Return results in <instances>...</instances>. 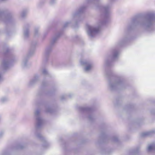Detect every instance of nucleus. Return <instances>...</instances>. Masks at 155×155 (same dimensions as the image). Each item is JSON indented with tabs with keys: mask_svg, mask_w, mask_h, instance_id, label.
<instances>
[{
	"mask_svg": "<svg viewBox=\"0 0 155 155\" xmlns=\"http://www.w3.org/2000/svg\"><path fill=\"white\" fill-rule=\"evenodd\" d=\"M111 7V4H109L100 7L101 13L97 26L87 25V33L90 37H93L97 34L99 31V28L105 24L107 21L109 17L110 10Z\"/></svg>",
	"mask_w": 155,
	"mask_h": 155,
	"instance_id": "1",
	"label": "nucleus"
},
{
	"mask_svg": "<svg viewBox=\"0 0 155 155\" xmlns=\"http://www.w3.org/2000/svg\"><path fill=\"white\" fill-rule=\"evenodd\" d=\"M146 20L143 21H139L137 18L133 19L130 25L127 28L128 31H130L135 26L139 25L144 29L150 31L152 29V27L155 21V15L152 12H148L146 15Z\"/></svg>",
	"mask_w": 155,
	"mask_h": 155,
	"instance_id": "2",
	"label": "nucleus"
},
{
	"mask_svg": "<svg viewBox=\"0 0 155 155\" xmlns=\"http://www.w3.org/2000/svg\"><path fill=\"white\" fill-rule=\"evenodd\" d=\"M60 35H59L54 37L51 41L50 45L46 48L44 55L46 60H47L48 57L52 51L53 46L56 43Z\"/></svg>",
	"mask_w": 155,
	"mask_h": 155,
	"instance_id": "3",
	"label": "nucleus"
},
{
	"mask_svg": "<svg viewBox=\"0 0 155 155\" xmlns=\"http://www.w3.org/2000/svg\"><path fill=\"white\" fill-rule=\"evenodd\" d=\"M34 117L36 119V127L37 129H39L42 126L43 120L40 116V112L39 110H37L35 111Z\"/></svg>",
	"mask_w": 155,
	"mask_h": 155,
	"instance_id": "4",
	"label": "nucleus"
},
{
	"mask_svg": "<svg viewBox=\"0 0 155 155\" xmlns=\"http://www.w3.org/2000/svg\"><path fill=\"white\" fill-rule=\"evenodd\" d=\"M123 82L120 80L119 79L114 83L109 82V85L111 90L116 89L117 87H120L122 86Z\"/></svg>",
	"mask_w": 155,
	"mask_h": 155,
	"instance_id": "5",
	"label": "nucleus"
},
{
	"mask_svg": "<svg viewBox=\"0 0 155 155\" xmlns=\"http://www.w3.org/2000/svg\"><path fill=\"white\" fill-rule=\"evenodd\" d=\"M80 62L81 64L85 66V67L84 68V70L85 71H89L92 69L93 67V65L91 62L87 61H81Z\"/></svg>",
	"mask_w": 155,
	"mask_h": 155,
	"instance_id": "6",
	"label": "nucleus"
},
{
	"mask_svg": "<svg viewBox=\"0 0 155 155\" xmlns=\"http://www.w3.org/2000/svg\"><path fill=\"white\" fill-rule=\"evenodd\" d=\"M85 7H82L80 8L78 10L74 12L72 14V18L73 20L75 21L80 16V14L83 13L84 11Z\"/></svg>",
	"mask_w": 155,
	"mask_h": 155,
	"instance_id": "7",
	"label": "nucleus"
},
{
	"mask_svg": "<svg viewBox=\"0 0 155 155\" xmlns=\"http://www.w3.org/2000/svg\"><path fill=\"white\" fill-rule=\"evenodd\" d=\"M8 60L7 58H5L2 62L1 67L3 69H6L9 67V63Z\"/></svg>",
	"mask_w": 155,
	"mask_h": 155,
	"instance_id": "8",
	"label": "nucleus"
},
{
	"mask_svg": "<svg viewBox=\"0 0 155 155\" xmlns=\"http://www.w3.org/2000/svg\"><path fill=\"white\" fill-rule=\"evenodd\" d=\"M28 25H26L24 28V37L25 38H28L29 36V32Z\"/></svg>",
	"mask_w": 155,
	"mask_h": 155,
	"instance_id": "9",
	"label": "nucleus"
},
{
	"mask_svg": "<svg viewBox=\"0 0 155 155\" xmlns=\"http://www.w3.org/2000/svg\"><path fill=\"white\" fill-rule=\"evenodd\" d=\"M119 52L118 51L114 50L113 51L112 53V55L111 59L112 61L115 60L117 58L119 55Z\"/></svg>",
	"mask_w": 155,
	"mask_h": 155,
	"instance_id": "10",
	"label": "nucleus"
},
{
	"mask_svg": "<svg viewBox=\"0 0 155 155\" xmlns=\"http://www.w3.org/2000/svg\"><path fill=\"white\" fill-rule=\"evenodd\" d=\"M39 80V76L38 75H35L29 82V85L31 86L36 83Z\"/></svg>",
	"mask_w": 155,
	"mask_h": 155,
	"instance_id": "11",
	"label": "nucleus"
},
{
	"mask_svg": "<svg viewBox=\"0 0 155 155\" xmlns=\"http://www.w3.org/2000/svg\"><path fill=\"white\" fill-rule=\"evenodd\" d=\"M37 44V42H32L31 45V49L30 51L29 55H31L34 52V48Z\"/></svg>",
	"mask_w": 155,
	"mask_h": 155,
	"instance_id": "12",
	"label": "nucleus"
},
{
	"mask_svg": "<svg viewBox=\"0 0 155 155\" xmlns=\"http://www.w3.org/2000/svg\"><path fill=\"white\" fill-rule=\"evenodd\" d=\"M154 131H151L143 133L141 134V136L143 137H145L152 135L155 133Z\"/></svg>",
	"mask_w": 155,
	"mask_h": 155,
	"instance_id": "13",
	"label": "nucleus"
},
{
	"mask_svg": "<svg viewBox=\"0 0 155 155\" xmlns=\"http://www.w3.org/2000/svg\"><path fill=\"white\" fill-rule=\"evenodd\" d=\"M8 14L6 11H0V19H2L4 17H7Z\"/></svg>",
	"mask_w": 155,
	"mask_h": 155,
	"instance_id": "14",
	"label": "nucleus"
},
{
	"mask_svg": "<svg viewBox=\"0 0 155 155\" xmlns=\"http://www.w3.org/2000/svg\"><path fill=\"white\" fill-rule=\"evenodd\" d=\"M147 150L148 152H152L155 150V144H153L149 145L148 147Z\"/></svg>",
	"mask_w": 155,
	"mask_h": 155,
	"instance_id": "15",
	"label": "nucleus"
},
{
	"mask_svg": "<svg viewBox=\"0 0 155 155\" xmlns=\"http://www.w3.org/2000/svg\"><path fill=\"white\" fill-rule=\"evenodd\" d=\"M28 59L27 58H25L23 59L22 65L24 68H27L28 67V64L27 63Z\"/></svg>",
	"mask_w": 155,
	"mask_h": 155,
	"instance_id": "16",
	"label": "nucleus"
},
{
	"mask_svg": "<svg viewBox=\"0 0 155 155\" xmlns=\"http://www.w3.org/2000/svg\"><path fill=\"white\" fill-rule=\"evenodd\" d=\"M34 35L35 37H38L40 35V33L39 31V29L38 28H36L34 30Z\"/></svg>",
	"mask_w": 155,
	"mask_h": 155,
	"instance_id": "17",
	"label": "nucleus"
},
{
	"mask_svg": "<svg viewBox=\"0 0 155 155\" xmlns=\"http://www.w3.org/2000/svg\"><path fill=\"white\" fill-rule=\"evenodd\" d=\"M79 109L80 110L82 111H84L85 110H90V108L88 107H79Z\"/></svg>",
	"mask_w": 155,
	"mask_h": 155,
	"instance_id": "18",
	"label": "nucleus"
},
{
	"mask_svg": "<svg viewBox=\"0 0 155 155\" xmlns=\"http://www.w3.org/2000/svg\"><path fill=\"white\" fill-rule=\"evenodd\" d=\"M41 71L42 73L45 75H46L48 74V71L45 68L41 70Z\"/></svg>",
	"mask_w": 155,
	"mask_h": 155,
	"instance_id": "19",
	"label": "nucleus"
},
{
	"mask_svg": "<svg viewBox=\"0 0 155 155\" xmlns=\"http://www.w3.org/2000/svg\"><path fill=\"white\" fill-rule=\"evenodd\" d=\"M46 111L47 112L51 113L52 112V109L49 107H46Z\"/></svg>",
	"mask_w": 155,
	"mask_h": 155,
	"instance_id": "20",
	"label": "nucleus"
},
{
	"mask_svg": "<svg viewBox=\"0 0 155 155\" xmlns=\"http://www.w3.org/2000/svg\"><path fill=\"white\" fill-rule=\"evenodd\" d=\"M70 23V22H65L63 25V28H65L68 27V26L69 25Z\"/></svg>",
	"mask_w": 155,
	"mask_h": 155,
	"instance_id": "21",
	"label": "nucleus"
},
{
	"mask_svg": "<svg viewBox=\"0 0 155 155\" xmlns=\"http://www.w3.org/2000/svg\"><path fill=\"white\" fill-rule=\"evenodd\" d=\"M26 13L27 12H26L24 11H23L21 15V16L22 17H25L26 15Z\"/></svg>",
	"mask_w": 155,
	"mask_h": 155,
	"instance_id": "22",
	"label": "nucleus"
},
{
	"mask_svg": "<svg viewBox=\"0 0 155 155\" xmlns=\"http://www.w3.org/2000/svg\"><path fill=\"white\" fill-rule=\"evenodd\" d=\"M36 137L38 138H41V139H43V137H42V136L39 133H38V134H36Z\"/></svg>",
	"mask_w": 155,
	"mask_h": 155,
	"instance_id": "23",
	"label": "nucleus"
},
{
	"mask_svg": "<svg viewBox=\"0 0 155 155\" xmlns=\"http://www.w3.org/2000/svg\"><path fill=\"white\" fill-rule=\"evenodd\" d=\"M49 145L47 143V142L45 141L44 143L43 144V146L45 147H46Z\"/></svg>",
	"mask_w": 155,
	"mask_h": 155,
	"instance_id": "24",
	"label": "nucleus"
},
{
	"mask_svg": "<svg viewBox=\"0 0 155 155\" xmlns=\"http://www.w3.org/2000/svg\"><path fill=\"white\" fill-rule=\"evenodd\" d=\"M8 100V99L6 97H3L1 99V101L2 102H4Z\"/></svg>",
	"mask_w": 155,
	"mask_h": 155,
	"instance_id": "25",
	"label": "nucleus"
},
{
	"mask_svg": "<svg viewBox=\"0 0 155 155\" xmlns=\"http://www.w3.org/2000/svg\"><path fill=\"white\" fill-rule=\"evenodd\" d=\"M113 140L114 142H117L118 140V138L117 137H114L113 138Z\"/></svg>",
	"mask_w": 155,
	"mask_h": 155,
	"instance_id": "26",
	"label": "nucleus"
},
{
	"mask_svg": "<svg viewBox=\"0 0 155 155\" xmlns=\"http://www.w3.org/2000/svg\"><path fill=\"white\" fill-rule=\"evenodd\" d=\"M55 0H50V3L52 5V4H54V3H55Z\"/></svg>",
	"mask_w": 155,
	"mask_h": 155,
	"instance_id": "27",
	"label": "nucleus"
},
{
	"mask_svg": "<svg viewBox=\"0 0 155 155\" xmlns=\"http://www.w3.org/2000/svg\"><path fill=\"white\" fill-rule=\"evenodd\" d=\"M88 118H89V120H92L93 118V116H92L91 115H90L89 116Z\"/></svg>",
	"mask_w": 155,
	"mask_h": 155,
	"instance_id": "28",
	"label": "nucleus"
},
{
	"mask_svg": "<svg viewBox=\"0 0 155 155\" xmlns=\"http://www.w3.org/2000/svg\"><path fill=\"white\" fill-rule=\"evenodd\" d=\"M106 64L107 66L109 65V61H108L107 60V61H106Z\"/></svg>",
	"mask_w": 155,
	"mask_h": 155,
	"instance_id": "29",
	"label": "nucleus"
},
{
	"mask_svg": "<svg viewBox=\"0 0 155 155\" xmlns=\"http://www.w3.org/2000/svg\"><path fill=\"white\" fill-rule=\"evenodd\" d=\"M64 97H65L63 95V96H61V100H63V99H64Z\"/></svg>",
	"mask_w": 155,
	"mask_h": 155,
	"instance_id": "30",
	"label": "nucleus"
},
{
	"mask_svg": "<svg viewBox=\"0 0 155 155\" xmlns=\"http://www.w3.org/2000/svg\"><path fill=\"white\" fill-rule=\"evenodd\" d=\"M3 133L2 132H1L0 133V137H1L3 134Z\"/></svg>",
	"mask_w": 155,
	"mask_h": 155,
	"instance_id": "31",
	"label": "nucleus"
},
{
	"mask_svg": "<svg viewBox=\"0 0 155 155\" xmlns=\"http://www.w3.org/2000/svg\"><path fill=\"white\" fill-rule=\"evenodd\" d=\"M2 80V77L1 75L0 74V81Z\"/></svg>",
	"mask_w": 155,
	"mask_h": 155,
	"instance_id": "32",
	"label": "nucleus"
},
{
	"mask_svg": "<svg viewBox=\"0 0 155 155\" xmlns=\"http://www.w3.org/2000/svg\"><path fill=\"white\" fill-rule=\"evenodd\" d=\"M42 84L43 85H45L44 84V83H43Z\"/></svg>",
	"mask_w": 155,
	"mask_h": 155,
	"instance_id": "33",
	"label": "nucleus"
},
{
	"mask_svg": "<svg viewBox=\"0 0 155 155\" xmlns=\"http://www.w3.org/2000/svg\"><path fill=\"white\" fill-rule=\"evenodd\" d=\"M10 59V60H11V61H12V60H13V59Z\"/></svg>",
	"mask_w": 155,
	"mask_h": 155,
	"instance_id": "34",
	"label": "nucleus"
}]
</instances>
